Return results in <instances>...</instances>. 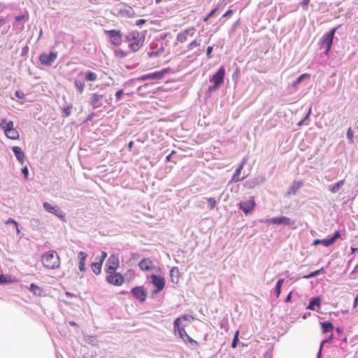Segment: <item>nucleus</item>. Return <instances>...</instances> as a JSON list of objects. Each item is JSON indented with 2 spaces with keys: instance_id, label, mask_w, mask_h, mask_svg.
<instances>
[{
  "instance_id": "nucleus-32",
  "label": "nucleus",
  "mask_w": 358,
  "mask_h": 358,
  "mask_svg": "<svg viewBox=\"0 0 358 358\" xmlns=\"http://www.w3.org/2000/svg\"><path fill=\"white\" fill-rule=\"evenodd\" d=\"M97 79V75L92 71H87L85 73V80L86 81H95Z\"/></svg>"
},
{
  "instance_id": "nucleus-51",
  "label": "nucleus",
  "mask_w": 358,
  "mask_h": 358,
  "mask_svg": "<svg viewBox=\"0 0 358 358\" xmlns=\"http://www.w3.org/2000/svg\"><path fill=\"white\" fill-rule=\"evenodd\" d=\"M310 3V0H303L301 2V6L304 9H307V7Z\"/></svg>"
},
{
  "instance_id": "nucleus-26",
  "label": "nucleus",
  "mask_w": 358,
  "mask_h": 358,
  "mask_svg": "<svg viewBox=\"0 0 358 358\" xmlns=\"http://www.w3.org/2000/svg\"><path fill=\"white\" fill-rule=\"evenodd\" d=\"M87 257V253L85 252H80L78 253V259H79V269L80 271H85V260Z\"/></svg>"
},
{
  "instance_id": "nucleus-45",
  "label": "nucleus",
  "mask_w": 358,
  "mask_h": 358,
  "mask_svg": "<svg viewBox=\"0 0 358 358\" xmlns=\"http://www.w3.org/2000/svg\"><path fill=\"white\" fill-rule=\"evenodd\" d=\"M115 55L118 57H124L127 56V53L124 52L122 50H117L115 52Z\"/></svg>"
},
{
  "instance_id": "nucleus-36",
  "label": "nucleus",
  "mask_w": 358,
  "mask_h": 358,
  "mask_svg": "<svg viewBox=\"0 0 358 358\" xmlns=\"http://www.w3.org/2000/svg\"><path fill=\"white\" fill-rule=\"evenodd\" d=\"M74 84L79 92L82 93L85 87V83L80 80H76Z\"/></svg>"
},
{
  "instance_id": "nucleus-48",
  "label": "nucleus",
  "mask_w": 358,
  "mask_h": 358,
  "mask_svg": "<svg viewBox=\"0 0 358 358\" xmlns=\"http://www.w3.org/2000/svg\"><path fill=\"white\" fill-rule=\"evenodd\" d=\"M217 8H215V9H213L204 19H203V21L204 22H206L210 17H213L214 15V14L215 13V12L217 11Z\"/></svg>"
},
{
  "instance_id": "nucleus-3",
  "label": "nucleus",
  "mask_w": 358,
  "mask_h": 358,
  "mask_svg": "<svg viewBox=\"0 0 358 358\" xmlns=\"http://www.w3.org/2000/svg\"><path fill=\"white\" fill-rule=\"evenodd\" d=\"M225 69L224 66L220 67L218 71L210 78V82L213 83V85L208 87L209 92H214L217 90L220 86L224 83L225 77Z\"/></svg>"
},
{
  "instance_id": "nucleus-8",
  "label": "nucleus",
  "mask_w": 358,
  "mask_h": 358,
  "mask_svg": "<svg viewBox=\"0 0 358 358\" xmlns=\"http://www.w3.org/2000/svg\"><path fill=\"white\" fill-rule=\"evenodd\" d=\"M337 28H333L329 33L324 34L321 38V46H326L325 54L327 55L331 49L334 34Z\"/></svg>"
},
{
  "instance_id": "nucleus-12",
  "label": "nucleus",
  "mask_w": 358,
  "mask_h": 358,
  "mask_svg": "<svg viewBox=\"0 0 358 358\" xmlns=\"http://www.w3.org/2000/svg\"><path fill=\"white\" fill-rule=\"evenodd\" d=\"M57 53L56 52H51L50 54L43 53L39 57V60L41 64L45 66H50L57 59Z\"/></svg>"
},
{
  "instance_id": "nucleus-53",
  "label": "nucleus",
  "mask_w": 358,
  "mask_h": 358,
  "mask_svg": "<svg viewBox=\"0 0 358 358\" xmlns=\"http://www.w3.org/2000/svg\"><path fill=\"white\" fill-rule=\"evenodd\" d=\"M123 94V90H117L115 93V96L117 99H120L122 94Z\"/></svg>"
},
{
  "instance_id": "nucleus-31",
  "label": "nucleus",
  "mask_w": 358,
  "mask_h": 358,
  "mask_svg": "<svg viewBox=\"0 0 358 358\" xmlns=\"http://www.w3.org/2000/svg\"><path fill=\"white\" fill-rule=\"evenodd\" d=\"M29 290L35 295L41 296L42 294V289L37 285L31 283L30 285Z\"/></svg>"
},
{
  "instance_id": "nucleus-46",
  "label": "nucleus",
  "mask_w": 358,
  "mask_h": 358,
  "mask_svg": "<svg viewBox=\"0 0 358 358\" xmlns=\"http://www.w3.org/2000/svg\"><path fill=\"white\" fill-rule=\"evenodd\" d=\"M71 106H68L66 108H64L63 109V113H64V116L67 117L70 115L71 113Z\"/></svg>"
},
{
  "instance_id": "nucleus-55",
  "label": "nucleus",
  "mask_w": 358,
  "mask_h": 358,
  "mask_svg": "<svg viewBox=\"0 0 358 358\" xmlns=\"http://www.w3.org/2000/svg\"><path fill=\"white\" fill-rule=\"evenodd\" d=\"M233 13V10H228L224 15L223 17H227Z\"/></svg>"
},
{
  "instance_id": "nucleus-43",
  "label": "nucleus",
  "mask_w": 358,
  "mask_h": 358,
  "mask_svg": "<svg viewBox=\"0 0 358 358\" xmlns=\"http://www.w3.org/2000/svg\"><path fill=\"white\" fill-rule=\"evenodd\" d=\"M238 334H239V331H236L234 334V338L232 343H231V347L233 348H236L237 347V343L238 341Z\"/></svg>"
},
{
  "instance_id": "nucleus-50",
  "label": "nucleus",
  "mask_w": 358,
  "mask_h": 358,
  "mask_svg": "<svg viewBox=\"0 0 358 358\" xmlns=\"http://www.w3.org/2000/svg\"><path fill=\"white\" fill-rule=\"evenodd\" d=\"M213 47L212 46H208L207 48V50H206V55L208 56V58H210L211 57V52L213 51Z\"/></svg>"
},
{
  "instance_id": "nucleus-18",
  "label": "nucleus",
  "mask_w": 358,
  "mask_h": 358,
  "mask_svg": "<svg viewBox=\"0 0 358 358\" xmlns=\"http://www.w3.org/2000/svg\"><path fill=\"white\" fill-rule=\"evenodd\" d=\"M43 206L46 211L55 215L61 219L64 217L62 211L57 206H53L48 202H44Z\"/></svg>"
},
{
  "instance_id": "nucleus-24",
  "label": "nucleus",
  "mask_w": 358,
  "mask_h": 358,
  "mask_svg": "<svg viewBox=\"0 0 358 358\" xmlns=\"http://www.w3.org/2000/svg\"><path fill=\"white\" fill-rule=\"evenodd\" d=\"M13 151L17 159L20 162L21 164H23L25 156L22 149L20 147L14 146L13 147Z\"/></svg>"
},
{
  "instance_id": "nucleus-62",
  "label": "nucleus",
  "mask_w": 358,
  "mask_h": 358,
  "mask_svg": "<svg viewBox=\"0 0 358 358\" xmlns=\"http://www.w3.org/2000/svg\"><path fill=\"white\" fill-rule=\"evenodd\" d=\"M291 298H292V293H289L288 294V296H287L285 301L289 302L291 300Z\"/></svg>"
},
{
  "instance_id": "nucleus-5",
  "label": "nucleus",
  "mask_w": 358,
  "mask_h": 358,
  "mask_svg": "<svg viewBox=\"0 0 358 358\" xmlns=\"http://www.w3.org/2000/svg\"><path fill=\"white\" fill-rule=\"evenodd\" d=\"M106 273H107L106 280L108 283L117 287L121 286L124 283V278L120 273L116 272V271Z\"/></svg>"
},
{
  "instance_id": "nucleus-30",
  "label": "nucleus",
  "mask_w": 358,
  "mask_h": 358,
  "mask_svg": "<svg viewBox=\"0 0 358 358\" xmlns=\"http://www.w3.org/2000/svg\"><path fill=\"white\" fill-rule=\"evenodd\" d=\"M321 326L323 333L332 332L334 329L333 324L331 322H321Z\"/></svg>"
},
{
  "instance_id": "nucleus-47",
  "label": "nucleus",
  "mask_w": 358,
  "mask_h": 358,
  "mask_svg": "<svg viewBox=\"0 0 358 358\" xmlns=\"http://www.w3.org/2000/svg\"><path fill=\"white\" fill-rule=\"evenodd\" d=\"M199 45V44L197 43L196 40L193 41L188 45V50H192L194 48L197 47Z\"/></svg>"
},
{
  "instance_id": "nucleus-39",
  "label": "nucleus",
  "mask_w": 358,
  "mask_h": 358,
  "mask_svg": "<svg viewBox=\"0 0 358 358\" xmlns=\"http://www.w3.org/2000/svg\"><path fill=\"white\" fill-rule=\"evenodd\" d=\"M303 185V182L302 181H298V182H294V184H293V186L292 187V189L293 191V193L295 194L296 192V191L301 188V187Z\"/></svg>"
},
{
  "instance_id": "nucleus-56",
  "label": "nucleus",
  "mask_w": 358,
  "mask_h": 358,
  "mask_svg": "<svg viewBox=\"0 0 358 358\" xmlns=\"http://www.w3.org/2000/svg\"><path fill=\"white\" fill-rule=\"evenodd\" d=\"M24 18H25V15H17L15 17V20L18 22L24 20Z\"/></svg>"
},
{
  "instance_id": "nucleus-52",
  "label": "nucleus",
  "mask_w": 358,
  "mask_h": 358,
  "mask_svg": "<svg viewBox=\"0 0 358 358\" xmlns=\"http://www.w3.org/2000/svg\"><path fill=\"white\" fill-rule=\"evenodd\" d=\"M22 173L24 174V178L27 179V176H28V169L27 166L24 167L22 169Z\"/></svg>"
},
{
  "instance_id": "nucleus-2",
  "label": "nucleus",
  "mask_w": 358,
  "mask_h": 358,
  "mask_svg": "<svg viewBox=\"0 0 358 358\" xmlns=\"http://www.w3.org/2000/svg\"><path fill=\"white\" fill-rule=\"evenodd\" d=\"M0 127L3 130L7 138L12 140L19 139L20 134L17 129L14 127L13 121H7L3 119L1 121Z\"/></svg>"
},
{
  "instance_id": "nucleus-60",
  "label": "nucleus",
  "mask_w": 358,
  "mask_h": 358,
  "mask_svg": "<svg viewBox=\"0 0 358 358\" xmlns=\"http://www.w3.org/2000/svg\"><path fill=\"white\" fill-rule=\"evenodd\" d=\"M321 241H322V240H320V239H316V240H315V241H313V245H318V244L321 243Z\"/></svg>"
},
{
  "instance_id": "nucleus-7",
  "label": "nucleus",
  "mask_w": 358,
  "mask_h": 358,
  "mask_svg": "<svg viewBox=\"0 0 358 358\" xmlns=\"http://www.w3.org/2000/svg\"><path fill=\"white\" fill-rule=\"evenodd\" d=\"M150 278L155 287L153 294H157L164 289L166 280L163 276L152 274L150 276Z\"/></svg>"
},
{
  "instance_id": "nucleus-34",
  "label": "nucleus",
  "mask_w": 358,
  "mask_h": 358,
  "mask_svg": "<svg viewBox=\"0 0 358 358\" xmlns=\"http://www.w3.org/2000/svg\"><path fill=\"white\" fill-rule=\"evenodd\" d=\"M12 282H13V280H12L10 276L6 275L3 274L0 275V284L10 283Z\"/></svg>"
},
{
  "instance_id": "nucleus-27",
  "label": "nucleus",
  "mask_w": 358,
  "mask_h": 358,
  "mask_svg": "<svg viewBox=\"0 0 358 358\" xmlns=\"http://www.w3.org/2000/svg\"><path fill=\"white\" fill-rule=\"evenodd\" d=\"M141 36H140V33L138 31L134 30V31H131L129 32L125 36V39L128 42H131L132 41H136L138 39H140Z\"/></svg>"
},
{
  "instance_id": "nucleus-38",
  "label": "nucleus",
  "mask_w": 358,
  "mask_h": 358,
  "mask_svg": "<svg viewBox=\"0 0 358 358\" xmlns=\"http://www.w3.org/2000/svg\"><path fill=\"white\" fill-rule=\"evenodd\" d=\"M185 338L186 339V343H189L192 345H195L196 347L199 346V343L196 341L194 340L192 338H191L188 334H187L185 336Z\"/></svg>"
},
{
  "instance_id": "nucleus-41",
  "label": "nucleus",
  "mask_w": 358,
  "mask_h": 358,
  "mask_svg": "<svg viewBox=\"0 0 358 358\" xmlns=\"http://www.w3.org/2000/svg\"><path fill=\"white\" fill-rule=\"evenodd\" d=\"M208 203L209 204L210 210L214 209L216 206V200L214 198H208L207 199Z\"/></svg>"
},
{
  "instance_id": "nucleus-33",
  "label": "nucleus",
  "mask_w": 358,
  "mask_h": 358,
  "mask_svg": "<svg viewBox=\"0 0 358 358\" xmlns=\"http://www.w3.org/2000/svg\"><path fill=\"white\" fill-rule=\"evenodd\" d=\"M310 75L308 73H303L301 74L294 83H293V87L296 88L297 85L306 78H309Z\"/></svg>"
},
{
  "instance_id": "nucleus-14",
  "label": "nucleus",
  "mask_w": 358,
  "mask_h": 358,
  "mask_svg": "<svg viewBox=\"0 0 358 358\" xmlns=\"http://www.w3.org/2000/svg\"><path fill=\"white\" fill-rule=\"evenodd\" d=\"M110 38V43L115 45H120L122 43V34L120 30L111 29L105 31Z\"/></svg>"
},
{
  "instance_id": "nucleus-17",
  "label": "nucleus",
  "mask_w": 358,
  "mask_h": 358,
  "mask_svg": "<svg viewBox=\"0 0 358 358\" xmlns=\"http://www.w3.org/2000/svg\"><path fill=\"white\" fill-rule=\"evenodd\" d=\"M107 257V253L104 251L101 252V257L98 262H94L91 264V268L94 273L99 275L101 272V268L103 261Z\"/></svg>"
},
{
  "instance_id": "nucleus-61",
  "label": "nucleus",
  "mask_w": 358,
  "mask_h": 358,
  "mask_svg": "<svg viewBox=\"0 0 358 358\" xmlns=\"http://www.w3.org/2000/svg\"><path fill=\"white\" fill-rule=\"evenodd\" d=\"M15 95H16L17 97H18L20 99L23 97V94L21 95L20 93L18 91L15 92Z\"/></svg>"
},
{
  "instance_id": "nucleus-4",
  "label": "nucleus",
  "mask_w": 358,
  "mask_h": 358,
  "mask_svg": "<svg viewBox=\"0 0 358 358\" xmlns=\"http://www.w3.org/2000/svg\"><path fill=\"white\" fill-rule=\"evenodd\" d=\"M194 320V317L191 315H185L180 317H178L173 322V330L174 332L176 334L178 333L180 338H181L184 342H186V339L185 338V336L187 334L185 329L184 324L180 325L181 320Z\"/></svg>"
},
{
  "instance_id": "nucleus-20",
  "label": "nucleus",
  "mask_w": 358,
  "mask_h": 358,
  "mask_svg": "<svg viewBox=\"0 0 358 358\" xmlns=\"http://www.w3.org/2000/svg\"><path fill=\"white\" fill-rule=\"evenodd\" d=\"M138 267L143 271H149L153 268L154 264L150 258H143L139 262Z\"/></svg>"
},
{
  "instance_id": "nucleus-9",
  "label": "nucleus",
  "mask_w": 358,
  "mask_h": 358,
  "mask_svg": "<svg viewBox=\"0 0 358 358\" xmlns=\"http://www.w3.org/2000/svg\"><path fill=\"white\" fill-rule=\"evenodd\" d=\"M238 206L246 215L252 213L256 206L255 197L250 196L248 201L240 202Z\"/></svg>"
},
{
  "instance_id": "nucleus-15",
  "label": "nucleus",
  "mask_w": 358,
  "mask_h": 358,
  "mask_svg": "<svg viewBox=\"0 0 358 358\" xmlns=\"http://www.w3.org/2000/svg\"><path fill=\"white\" fill-rule=\"evenodd\" d=\"M118 14L122 17H132L135 15L133 8L124 3L119 5Z\"/></svg>"
},
{
  "instance_id": "nucleus-59",
  "label": "nucleus",
  "mask_w": 358,
  "mask_h": 358,
  "mask_svg": "<svg viewBox=\"0 0 358 358\" xmlns=\"http://www.w3.org/2000/svg\"><path fill=\"white\" fill-rule=\"evenodd\" d=\"M357 303H358V294L356 296V297L355 299L354 305H353L354 308H355L357 307Z\"/></svg>"
},
{
  "instance_id": "nucleus-25",
  "label": "nucleus",
  "mask_w": 358,
  "mask_h": 358,
  "mask_svg": "<svg viewBox=\"0 0 358 358\" xmlns=\"http://www.w3.org/2000/svg\"><path fill=\"white\" fill-rule=\"evenodd\" d=\"M341 236L339 231H336L333 236H331L329 238L327 239H322L321 241V243L323 244L324 246L328 247L331 245H332L337 238H338Z\"/></svg>"
},
{
  "instance_id": "nucleus-37",
  "label": "nucleus",
  "mask_w": 358,
  "mask_h": 358,
  "mask_svg": "<svg viewBox=\"0 0 358 358\" xmlns=\"http://www.w3.org/2000/svg\"><path fill=\"white\" fill-rule=\"evenodd\" d=\"M283 282H284V279H280L277 282L276 287H275V294H276L277 297H278L280 294L281 287H282Z\"/></svg>"
},
{
  "instance_id": "nucleus-13",
  "label": "nucleus",
  "mask_w": 358,
  "mask_h": 358,
  "mask_svg": "<svg viewBox=\"0 0 358 358\" xmlns=\"http://www.w3.org/2000/svg\"><path fill=\"white\" fill-rule=\"evenodd\" d=\"M168 71H169L168 69H164L160 71H156V72H154L152 73L143 75L138 78V80L144 81V80H149V79L160 80L164 78V76L165 75L166 73L168 72Z\"/></svg>"
},
{
  "instance_id": "nucleus-28",
  "label": "nucleus",
  "mask_w": 358,
  "mask_h": 358,
  "mask_svg": "<svg viewBox=\"0 0 358 358\" xmlns=\"http://www.w3.org/2000/svg\"><path fill=\"white\" fill-rule=\"evenodd\" d=\"M345 179H343L339 180L338 182L334 184L333 185H331L329 187L330 191L332 193L338 192L340 190L341 187L345 184Z\"/></svg>"
},
{
  "instance_id": "nucleus-11",
  "label": "nucleus",
  "mask_w": 358,
  "mask_h": 358,
  "mask_svg": "<svg viewBox=\"0 0 358 358\" xmlns=\"http://www.w3.org/2000/svg\"><path fill=\"white\" fill-rule=\"evenodd\" d=\"M131 293L132 294L134 298H136L141 303L144 302L146 299L147 292L141 286H138L132 288L131 290Z\"/></svg>"
},
{
  "instance_id": "nucleus-16",
  "label": "nucleus",
  "mask_w": 358,
  "mask_h": 358,
  "mask_svg": "<svg viewBox=\"0 0 358 358\" xmlns=\"http://www.w3.org/2000/svg\"><path fill=\"white\" fill-rule=\"evenodd\" d=\"M266 222L270 224H277V225L285 224V225L291 226L294 224V222L290 218H289L287 217H284V216L273 217L269 220H267Z\"/></svg>"
},
{
  "instance_id": "nucleus-23",
  "label": "nucleus",
  "mask_w": 358,
  "mask_h": 358,
  "mask_svg": "<svg viewBox=\"0 0 358 358\" xmlns=\"http://www.w3.org/2000/svg\"><path fill=\"white\" fill-rule=\"evenodd\" d=\"M171 281L177 284L180 280V272L177 266L173 267L170 271Z\"/></svg>"
},
{
  "instance_id": "nucleus-6",
  "label": "nucleus",
  "mask_w": 358,
  "mask_h": 358,
  "mask_svg": "<svg viewBox=\"0 0 358 358\" xmlns=\"http://www.w3.org/2000/svg\"><path fill=\"white\" fill-rule=\"evenodd\" d=\"M90 103L94 109H97L101 107L106 108L104 103L110 105V102L106 99L103 94L92 93L91 94Z\"/></svg>"
},
{
  "instance_id": "nucleus-1",
  "label": "nucleus",
  "mask_w": 358,
  "mask_h": 358,
  "mask_svg": "<svg viewBox=\"0 0 358 358\" xmlns=\"http://www.w3.org/2000/svg\"><path fill=\"white\" fill-rule=\"evenodd\" d=\"M41 262L43 266L49 270L57 269L61 264L59 255L55 250H49L43 254Z\"/></svg>"
},
{
  "instance_id": "nucleus-64",
  "label": "nucleus",
  "mask_w": 358,
  "mask_h": 358,
  "mask_svg": "<svg viewBox=\"0 0 358 358\" xmlns=\"http://www.w3.org/2000/svg\"><path fill=\"white\" fill-rule=\"evenodd\" d=\"M65 294L68 296V297H72L73 296V294H72L71 293L69 292H66L65 293Z\"/></svg>"
},
{
  "instance_id": "nucleus-42",
  "label": "nucleus",
  "mask_w": 358,
  "mask_h": 358,
  "mask_svg": "<svg viewBox=\"0 0 358 358\" xmlns=\"http://www.w3.org/2000/svg\"><path fill=\"white\" fill-rule=\"evenodd\" d=\"M6 224H13L16 228V231H17V234H20V229L18 227V223L14 220L12 218H9L8 220L6 221Z\"/></svg>"
},
{
  "instance_id": "nucleus-54",
  "label": "nucleus",
  "mask_w": 358,
  "mask_h": 358,
  "mask_svg": "<svg viewBox=\"0 0 358 358\" xmlns=\"http://www.w3.org/2000/svg\"><path fill=\"white\" fill-rule=\"evenodd\" d=\"M145 22H146V20L145 19H140L136 22V24L139 26L141 24L145 23Z\"/></svg>"
},
{
  "instance_id": "nucleus-57",
  "label": "nucleus",
  "mask_w": 358,
  "mask_h": 358,
  "mask_svg": "<svg viewBox=\"0 0 358 358\" xmlns=\"http://www.w3.org/2000/svg\"><path fill=\"white\" fill-rule=\"evenodd\" d=\"M175 153V151H172L171 154H169V155L166 156V162H169L171 161V156Z\"/></svg>"
},
{
  "instance_id": "nucleus-10",
  "label": "nucleus",
  "mask_w": 358,
  "mask_h": 358,
  "mask_svg": "<svg viewBox=\"0 0 358 358\" xmlns=\"http://www.w3.org/2000/svg\"><path fill=\"white\" fill-rule=\"evenodd\" d=\"M120 266V259L118 256L112 255L107 259L106 264V272L115 271Z\"/></svg>"
},
{
  "instance_id": "nucleus-29",
  "label": "nucleus",
  "mask_w": 358,
  "mask_h": 358,
  "mask_svg": "<svg viewBox=\"0 0 358 358\" xmlns=\"http://www.w3.org/2000/svg\"><path fill=\"white\" fill-rule=\"evenodd\" d=\"M315 306H317V308L320 307V299L318 297L313 298L311 299L307 307V309L315 310Z\"/></svg>"
},
{
  "instance_id": "nucleus-49",
  "label": "nucleus",
  "mask_w": 358,
  "mask_h": 358,
  "mask_svg": "<svg viewBox=\"0 0 358 358\" xmlns=\"http://www.w3.org/2000/svg\"><path fill=\"white\" fill-rule=\"evenodd\" d=\"M347 136L349 140H352L353 138V131L351 129H349L347 131Z\"/></svg>"
},
{
  "instance_id": "nucleus-35",
  "label": "nucleus",
  "mask_w": 358,
  "mask_h": 358,
  "mask_svg": "<svg viewBox=\"0 0 358 358\" xmlns=\"http://www.w3.org/2000/svg\"><path fill=\"white\" fill-rule=\"evenodd\" d=\"M334 338V335H333V333L331 332V335L329 336V337L326 339V340H324L321 345H320V350H319V352H318V355H317V358H321V353H322V347H323V345L325 343H327V342H329L330 341H331Z\"/></svg>"
},
{
  "instance_id": "nucleus-58",
  "label": "nucleus",
  "mask_w": 358,
  "mask_h": 358,
  "mask_svg": "<svg viewBox=\"0 0 358 358\" xmlns=\"http://www.w3.org/2000/svg\"><path fill=\"white\" fill-rule=\"evenodd\" d=\"M310 114H311V108H310L308 111V113H307V114H306V117H304L303 120H306L308 119L310 115Z\"/></svg>"
},
{
  "instance_id": "nucleus-22",
  "label": "nucleus",
  "mask_w": 358,
  "mask_h": 358,
  "mask_svg": "<svg viewBox=\"0 0 358 358\" xmlns=\"http://www.w3.org/2000/svg\"><path fill=\"white\" fill-rule=\"evenodd\" d=\"M145 41V36L142 35L141 36L140 39H138L136 41H134L132 43H130L129 44V48L133 51L136 52L138 51L141 47L143 45Z\"/></svg>"
},
{
  "instance_id": "nucleus-40",
  "label": "nucleus",
  "mask_w": 358,
  "mask_h": 358,
  "mask_svg": "<svg viewBox=\"0 0 358 358\" xmlns=\"http://www.w3.org/2000/svg\"><path fill=\"white\" fill-rule=\"evenodd\" d=\"M323 271V268H320V269H318L315 271H313L312 273H310V274L308 275H306L305 276H303L304 278H313L317 275H319L322 271Z\"/></svg>"
},
{
  "instance_id": "nucleus-19",
  "label": "nucleus",
  "mask_w": 358,
  "mask_h": 358,
  "mask_svg": "<svg viewBox=\"0 0 358 358\" xmlns=\"http://www.w3.org/2000/svg\"><path fill=\"white\" fill-rule=\"evenodd\" d=\"M194 27L186 29L177 35L176 40L178 42L180 43H183L186 42L188 39L189 36H192L194 34Z\"/></svg>"
},
{
  "instance_id": "nucleus-44",
  "label": "nucleus",
  "mask_w": 358,
  "mask_h": 358,
  "mask_svg": "<svg viewBox=\"0 0 358 358\" xmlns=\"http://www.w3.org/2000/svg\"><path fill=\"white\" fill-rule=\"evenodd\" d=\"M163 52H164V50L162 48V49H160V50H159L157 51L149 52L148 53V55L149 57H157V56L159 55Z\"/></svg>"
},
{
  "instance_id": "nucleus-21",
  "label": "nucleus",
  "mask_w": 358,
  "mask_h": 358,
  "mask_svg": "<svg viewBox=\"0 0 358 358\" xmlns=\"http://www.w3.org/2000/svg\"><path fill=\"white\" fill-rule=\"evenodd\" d=\"M246 161L244 159L242 161V162L239 164L238 167L236 170L235 173H234L231 180V182H236L243 180L245 177H241V171L243 169Z\"/></svg>"
},
{
  "instance_id": "nucleus-63",
  "label": "nucleus",
  "mask_w": 358,
  "mask_h": 358,
  "mask_svg": "<svg viewBox=\"0 0 358 358\" xmlns=\"http://www.w3.org/2000/svg\"><path fill=\"white\" fill-rule=\"evenodd\" d=\"M133 145H134V142H133V141H130V142L129 143V144H128V148H129V150H131V148H132Z\"/></svg>"
}]
</instances>
